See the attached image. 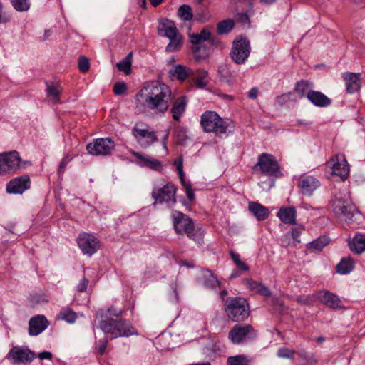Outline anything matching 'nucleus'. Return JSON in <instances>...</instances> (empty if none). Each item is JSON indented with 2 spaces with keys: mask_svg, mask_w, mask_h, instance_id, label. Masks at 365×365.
<instances>
[{
  "mask_svg": "<svg viewBox=\"0 0 365 365\" xmlns=\"http://www.w3.org/2000/svg\"><path fill=\"white\" fill-rule=\"evenodd\" d=\"M251 52L249 40L243 37L236 38L233 42L230 52V58L237 65L244 64Z\"/></svg>",
  "mask_w": 365,
  "mask_h": 365,
  "instance_id": "nucleus-5",
  "label": "nucleus"
},
{
  "mask_svg": "<svg viewBox=\"0 0 365 365\" xmlns=\"http://www.w3.org/2000/svg\"><path fill=\"white\" fill-rule=\"evenodd\" d=\"M103 310H99L96 313V319L101 318L99 321V327L106 334L107 337H110V339H113L118 337L125 336L128 337V330L127 332L121 333L119 329H117L118 320L108 319H103Z\"/></svg>",
  "mask_w": 365,
  "mask_h": 365,
  "instance_id": "nucleus-10",
  "label": "nucleus"
},
{
  "mask_svg": "<svg viewBox=\"0 0 365 365\" xmlns=\"http://www.w3.org/2000/svg\"><path fill=\"white\" fill-rule=\"evenodd\" d=\"M218 73L220 78L227 83L231 82L232 73L226 64H222L218 68Z\"/></svg>",
  "mask_w": 365,
  "mask_h": 365,
  "instance_id": "nucleus-47",
  "label": "nucleus"
},
{
  "mask_svg": "<svg viewBox=\"0 0 365 365\" xmlns=\"http://www.w3.org/2000/svg\"><path fill=\"white\" fill-rule=\"evenodd\" d=\"M88 279H87L86 277H83L76 287L77 291L80 292H86L88 287Z\"/></svg>",
  "mask_w": 365,
  "mask_h": 365,
  "instance_id": "nucleus-53",
  "label": "nucleus"
},
{
  "mask_svg": "<svg viewBox=\"0 0 365 365\" xmlns=\"http://www.w3.org/2000/svg\"><path fill=\"white\" fill-rule=\"evenodd\" d=\"M58 318L59 319L64 320L68 323L73 324L76 322L77 316L76 312L71 308L66 307L59 312Z\"/></svg>",
  "mask_w": 365,
  "mask_h": 365,
  "instance_id": "nucleus-38",
  "label": "nucleus"
},
{
  "mask_svg": "<svg viewBox=\"0 0 365 365\" xmlns=\"http://www.w3.org/2000/svg\"><path fill=\"white\" fill-rule=\"evenodd\" d=\"M312 84L307 81H301L297 82L295 86V91L300 97H307L308 98V93L312 91L311 89Z\"/></svg>",
  "mask_w": 365,
  "mask_h": 365,
  "instance_id": "nucleus-36",
  "label": "nucleus"
},
{
  "mask_svg": "<svg viewBox=\"0 0 365 365\" xmlns=\"http://www.w3.org/2000/svg\"><path fill=\"white\" fill-rule=\"evenodd\" d=\"M36 355L29 348L14 346L8 353L6 358L12 364H20L32 361Z\"/></svg>",
  "mask_w": 365,
  "mask_h": 365,
  "instance_id": "nucleus-13",
  "label": "nucleus"
},
{
  "mask_svg": "<svg viewBox=\"0 0 365 365\" xmlns=\"http://www.w3.org/2000/svg\"><path fill=\"white\" fill-rule=\"evenodd\" d=\"M308 100L317 107H326L331 103V100L327 96L320 91L313 90L309 92Z\"/></svg>",
  "mask_w": 365,
  "mask_h": 365,
  "instance_id": "nucleus-26",
  "label": "nucleus"
},
{
  "mask_svg": "<svg viewBox=\"0 0 365 365\" xmlns=\"http://www.w3.org/2000/svg\"><path fill=\"white\" fill-rule=\"evenodd\" d=\"M132 53H128L123 60L119 61L116 66L120 71L129 74L131 71Z\"/></svg>",
  "mask_w": 365,
  "mask_h": 365,
  "instance_id": "nucleus-40",
  "label": "nucleus"
},
{
  "mask_svg": "<svg viewBox=\"0 0 365 365\" xmlns=\"http://www.w3.org/2000/svg\"><path fill=\"white\" fill-rule=\"evenodd\" d=\"M127 90V86L124 82H117L114 84L113 91L115 95H122Z\"/></svg>",
  "mask_w": 365,
  "mask_h": 365,
  "instance_id": "nucleus-51",
  "label": "nucleus"
},
{
  "mask_svg": "<svg viewBox=\"0 0 365 365\" xmlns=\"http://www.w3.org/2000/svg\"><path fill=\"white\" fill-rule=\"evenodd\" d=\"M327 169L331 175H337L344 180L349 174V165L344 155L339 153L327 163Z\"/></svg>",
  "mask_w": 365,
  "mask_h": 365,
  "instance_id": "nucleus-7",
  "label": "nucleus"
},
{
  "mask_svg": "<svg viewBox=\"0 0 365 365\" xmlns=\"http://www.w3.org/2000/svg\"><path fill=\"white\" fill-rule=\"evenodd\" d=\"M210 36V31L207 28H204L199 34H192L190 36V42L194 45H199L209 40Z\"/></svg>",
  "mask_w": 365,
  "mask_h": 365,
  "instance_id": "nucleus-32",
  "label": "nucleus"
},
{
  "mask_svg": "<svg viewBox=\"0 0 365 365\" xmlns=\"http://www.w3.org/2000/svg\"><path fill=\"white\" fill-rule=\"evenodd\" d=\"M197 282L205 288L213 291H217L220 287V282L217 276L212 271L206 269L200 271L197 278Z\"/></svg>",
  "mask_w": 365,
  "mask_h": 365,
  "instance_id": "nucleus-19",
  "label": "nucleus"
},
{
  "mask_svg": "<svg viewBox=\"0 0 365 365\" xmlns=\"http://www.w3.org/2000/svg\"><path fill=\"white\" fill-rule=\"evenodd\" d=\"M48 321L43 315H37L32 317L29 322V334L31 336H37L43 332L48 326Z\"/></svg>",
  "mask_w": 365,
  "mask_h": 365,
  "instance_id": "nucleus-21",
  "label": "nucleus"
},
{
  "mask_svg": "<svg viewBox=\"0 0 365 365\" xmlns=\"http://www.w3.org/2000/svg\"><path fill=\"white\" fill-rule=\"evenodd\" d=\"M10 21V18L3 13V4L0 1V24H6Z\"/></svg>",
  "mask_w": 365,
  "mask_h": 365,
  "instance_id": "nucleus-56",
  "label": "nucleus"
},
{
  "mask_svg": "<svg viewBox=\"0 0 365 365\" xmlns=\"http://www.w3.org/2000/svg\"><path fill=\"white\" fill-rule=\"evenodd\" d=\"M108 312L110 316L120 317L122 314V310L115 307H110L108 309Z\"/></svg>",
  "mask_w": 365,
  "mask_h": 365,
  "instance_id": "nucleus-58",
  "label": "nucleus"
},
{
  "mask_svg": "<svg viewBox=\"0 0 365 365\" xmlns=\"http://www.w3.org/2000/svg\"><path fill=\"white\" fill-rule=\"evenodd\" d=\"M132 134L142 148H148L158 140L154 131L148 129L138 128L135 126L132 129Z\"/></svg>",
  "mask_w": 365,
  "mask_h": 365,
  "instance_id": "nucleus-17",
  "label": "nucleus"
},
{
  "mask_svg": "<svg viewBox=\"0 0 365 365\" xmlns=\"http://www.w3.org/2000/svg\"><path fill=\"white\" fill-rule=\"evenodd\" d=\"M354 267V262L351 258H344L337 264V272L340 274H346L351 272Z\"/></svg>",
  "mask_w": 365,
  "mask_h": 365,
  "instance_id": "nucleus-33",
  "label": "nucleus"
},
{
  "mask_svg": "<svg viewBox=\"0 0 365 365\" xmlns=\"http://www.w3.org/2000/svg\"><path fill=\"white\" fill-rule=\"evenodd\" d=\"M175 192L176 189L174 185L167 184L162 188L153 190L152 196L155 200V203L165 202L171 206L176 202Z\"/></svg>",
  "mask_w": 365,
  "mask_h": 365,
  "instance_id": "nucleus-14",
  "label": "nucleus"
},
{
  "mask_svg": "<svg viewBox=\"0 0 365 365\" xmlns=\"http://www.w3.org/2000/svg\"><path fill=\"white\" fill-rule=\"evenodd\" d=\"M245 285L252 292L264 297H269L271 291L264 284L251 279H244Z\"/></svg>",
  "mask_w": 365,
  "mask_h": 365,
  "instance_id": "nucleus-27",
  "label": "nucleus"
},
{
  "mask_svg": "<svg viewBox=\"0 0 365 365\" xmlns=\"http://www.w3.org/2000/svg\"><path fill=\"white\" fill-rule=\"evenodd\" d=\"M31 180L28 175H24L11 180L6 184V191L12 194H22L30 188Z\"/></svg>",
  "mask_w": 365,
  "mask_h": 365,
  "instance_id": "nucleus-16",
  "label": "nucleus"
},
{
  "mask_svg": "<svg viewBox=\"0 0 365 365\" xmlns=\"http://www.w3.org/2000/svg\"><path fill=\"white\" fill-rule=\"evenodd\" d=\"M116 325L117 329L123 334L128 330L129 336L137 334L133 327L127 320L119 319Z\"/></svg>",
  "mask_w": 365,
  "mask_h": 365,
  "instance_id": "nucleus-44",
  "label": "nucleus"
},
{
  "mask_svg": "<svg viewBox=\"0 0 365 365\" xmlns=\"http://www.w3.org/2000/svg\"><path fill=\"white\" fill-rule=\"evenodd\" d=\"M13 7L18 11L22 12L30 8L29 0H11Z\"/></svg>",
  "mask_w": 365,
  "mask_h": 365,
  "instance_id": "nucleus-48",
  "label": "nucleus"
},
{
  "mask_svg": "<svg viewBox=\"0 0 365 365\" xmlns=\"http://www.w3.org/2000/svg\"><path fill=\"white\" fill-rule=\"evenodd\" d=\"M200 125L205 133H214L220 138H225L233 131V127L215 111L203 113L200 116Z\"/></svg>",
  "mask_w": 365,
  "mask_h": 365,
  "instance_id": "nucleus-2",
  "label": "nucleus"
},
{
  "mask_svg": "<svg viewBox=\"0 0 365 365\" xmlns=\"http://www.w3.org/2000/svg\"><path fill=\"white\" fill-rule=\"evenodd\" d=\"M182 185L185 189L187 197L189 199V200H190V201L193 200L195 198V194H194L193 190L191 188L190 184L188 182H186L185 180H184V183H182Z\"/></svg>",
  "mask_w": 365,
  "mask_h": 365,
  "instance_id": "nucleus-54",
  "label": "nucleus"
},
{
  "mask_svg": "<svg viewBox=\"0 0 365 365\" xmlns=\"http://www.w3.org/2000/svg\"><path fill=\"white\" fill-rule=\"evenodd\" d=\"M169 74L172 78L183 82L186 78L193 75V70L185 66L178 64L170 69Z\"/></svg>",
  "mask_w": 365,
  "mask_h": 365,
  "instance_id": "nucleus-24",
  "label": "nucleus"
},
{
  "mask_svg": "<svg viewBox=\"0 0 365 365\" xmlns=\"http://www.w3.org/2000/svg\"><path fill=\"white\" fill-rule=\"evenodd\" d=\"M344 79L349 93L358 91L361 87V74L359 73H344Z\"/></svg>",
  "mask_w": 365,
  "mask_h": 365,
  "instance_id": "nucleus-23",
  "label": "nucleus"
},
{
  "mask_svg": "<svg viewBox=\"0 0 365 365\" xmlns=\"http://www.w3.org/2000/svg\"><path fill=\"white\" fill-rule=\"evenodd\" d=\"M258 94V89L257 88H251L248 92V96L251 99H256Z\"/></svg>",
  "mask_w": 365,
  "mask_h": 365,
  "instance_id": "nucleus-61",
  "label": "nucleus"
},
{
  "mask_svg": "<svg viewBox=\"0 0 365 365\" xmlns=\"http://www.w3.org/2000/svg\"><path fill=\"white\" fill-rule=\"evenodd\" d=\"M158 33L160 36L169 38L175 37L179 32L173 21L164 19L158 24Z\"/></svg>",
  "mask_w": 365,
  "mask_h": 365,
  "instance_id": "nucleus-22",
  "label": "nucleus"
},
{
  "mask_svg": "<svg viewBox=\"0 0 365 365\" xmlns=\"http://www.w3.org/2000/svg\"><path fill=\"white\" fill-rule=\"evenodd\" d=\"M317 299L331 309H341L344 308L343 303L339 297L335 294L327 291L320 290L317 293Z\"/></svg>",
  "mask_w": 365,
  "mask_h": 365,
  "instance_id": "nucleus-18",
  "label": "nucleus"
},
{
  "mask_svg": "<svg viewBox=\"0 0 365 365\" xmlns=\"http://www.w3.org/2000/svg\"><path fill=\"white\" fill-rule=\"evenodd\" d=\"M295 353L297 352L294 350H291L287 347H281L278 349L277 355L279 358L294 359Z\"/></svg>",
  "mask_w": 365,
  "mask_h": 365,
  "instance_id": "nucleus-49",
  "label": "nucleus"
},
{
  "mask_svg": "<svg viewBox=\"0 0 365 365\" xmlns=\"http://www.w3.org/2000/svg\"><path fill=\"white\" fill-rule=\"evenodd\" d=\"M21 158L16 151L0 154V173L14 172L20 165Z\"/></svg>",
  "mask_w": 365,
  "mask_h": 365,
  "instance_id": "nucleus-15",
  "label": "nucleus"
},
{
  "mask_svg": "<svg viewBox=\"0 0 365 365\" xmlns=\"http://www.w3.org/2000/svg\"><path fill=\"white\" fill-rule=\"evenodd\" d=\"M173 227L177 234H186L187 236L200 244L202 242L203 230L196 227L192 220L186 215L174 210L172 212Z\"/></svg>",
  "mask_w": 365,
  "mask_h": 365,
  "instance_id": "nucleus-3",
  "label": "nucleus"
},
{
  "mask_svg": "<svg viewBox=\"0 0 365 365\" xmlns=\"http://www.w3.org/2000/svg\"><path fill=\"white\" fill-rule=\"evenodd\" d=\"M169 39L170 43L165 48L167 52H175L179 50L183 44L182 38L180 33L177 34L173 38H169Z\"/></svg>",
  "mask_w": 365,
  "mask_h": 365,
  "instance_id": "nucleus-35",
  "label": "nucleus"
},
{
  "mask_svg": "<svg viewBox=\"0 0 365 365\" xmlns=\"http://www.w3.org/2000/svg\"><path fill=\"white\" fill-rule=\"evenodd\" d=\"M349 246L351 252L356 254H361L365 251V235L356 234L354 237L349 242Z\"/></svg>",
  "mask_w": 365,
  "mask_h": 365,
  "instance_id": "nucleus-31",
  "label": "nucleus"
},
{
  "mask_svg": "<svg viewBox=\"0 0 365 365\" xmlns=\"http://www.w3.org/2000/svg\"><path fill=\"white\" fill-rule=\"evenodd\" d=\"M234 26V21L232 19H225L218 23L217 31L219 34H225L230 32Z\"/></svg>",
  "mask_w": 365,
  "mask_h": 365,
  "instance_id": "nucleus-42",
  "label": "nucleus"
},
{
  "mask_svg": "<svg viewBox=\"0 0 365 365\" xmlns=\"http://www.w3.org/2000/svg\"><path fill=\"white\" fill-rule=\"evenodd\" d=\"M207 76L208 73L205 70L193 71V75L190 76V83L198 88H204L208 83Z\"/></svg>",
  "mask_w": 365,
  "mask_h": 365,
  "instance_id": "nucleus-30",
  "label": "nucleus"
},
{
  "mask_svg": "<svg viewBox=\"0 0 365 365\" xmlns=\"http://www.w3.org/2000/svg\"><path fill=\"white\" fill-rule=\"evenodd\" d=\"M255 337V330L250 324H236L228 334V339L234 344L245 343Z\"/></svg>",
  "mask_w": 365,
  "mask_h": 365,
  "instance_id": "nucleus-9",
  "label": "nucleus"
},
{
  "mask_svg": "<svg viewBox=\"0 0 365 365\" xmlns=\"http://www.w3.org/2000/svg\"><path fill=\"white\" fill-rule=\"evenodd\" d=\"M297 302L300 304L309 305L312 303V299L309 296H299Z\"/></svg>",
  "mask_w": 365,
  "mask_h": 365,
  "instance_id": "nucleus-55",
  "label": "nucleus"
},
{
  "mask_svg": "<svg viewBox=\"0 0 365 365\" xmlns=\"http://www.w3.org/2000/svg\"><path fill=\"white\" fill-rule=\"evenodd\" d=\"M186 131H187L186 128L181 127V126H178L175 128L174 133L175 135H178V136L180 135H183L185 134Z\"/></svg>",
  "mask_w": 365,
  "mask_h": 365,
  "instance_id": "nucleus-62",
  "label": "nucleus"
},
{
  "mask_svg": "<svg viewBox=\"0 0 365 365\" xmlns=\"http://www.w3.org/2000/svg\"><path fill=\"white\" fill-rule=\"evenodd\" d=\"M230 255L235 266L240 272H247L249 270V266L241 259L240 255L238 253L230 250Z\"/></svg>",
  "mask_w": 365,
  "mask_h": 365,
  "instance_id": "nucleus-41",
  "label": "nucleus"
},
{
  "mask_svg": "<svg viewBox=\"0 0 365 365\" xmlns=\"http://www.w3.org/2000/svg\"><path fill=\"white\" fill-rule=\"evenodd\" d=\"M135 156L144 163V165H146L151 169L158 170L161 168L160 162L155 158L148 156H143L140 153H136Z\"/></svg>",
  "mask_w": 365,
  "mask_h": 365,
  "instance_id": "nucleus-37",
  "label": "nucleus"
},
{
  "mask_svg": "<svg viewBox=\"0 0 365 365\" xmlns=\"http://www.w3.org/2000/svg\"><path fill=\"white\" fill-rule=\"evenodd\" d=\"M225 312L232 322H242L250 315V307L247 300L242 297H227L225 300Z\"/></svg>",
  "mask_w": 365,
  "mask_h": 365,
  "instance_id": "nucleus-4",
  "label": "nucleus"
},
{
  "mask_svg": "<svg viewBox=\"0 0 365 365\" xmlns=\"http://www.w3.org/2000/svg\"><path fill=\"white\" fill-rule=\"evenodd\" d=\"M178 15L184 21H190L193 17L192 9L187 4H182L179 7Z\"/></svg>",
  "mask_w": 365,
  "mask_h": 365,
  "instance_id": "nucleus-45",
  "label": "nucleus"
},
{
  "mask_svg": "<svg viewBox=\"0 0 365 365\" xmlns=\"http://www.w3.org/2000/svg\"><path fill=\"white\" fill-rule=\"evenodd\" d=\"M242 272H240L238 269H237V270L234 269L230 276V279H234V278L238 277L242 274Z\"/></svg>",
  "mask_w": 365,
  "mask_h": 365,
  "instance_id": "nucleus-64",
  "label": "nucleus"
},
{
  "mask_svg": "<svg viewBox=\"0 0 365 365\" xmlns=\"http://www.w3.org/2000/svg\"><path fill=\"white\" fill-rule=\"evenodd\" d=\"M249 362L246 356L240 354L229 356L227 360V365H249Z\"/></svg>",
  "mask_w": 365,
  "mask_h": 365,
  "instance_id": "nucleus-43",
  "label": "nucleus"
},
{
  "mask_svg": "<svg viewBox=\"0 0 365 365\" xmlns=\"http://www.w3.org/2000/svg\"><path fill=\"white\" fill-rule=\"evenodd\" d=\"M71 158H69L68 156L64 157L60 165H59V171L63 172L65 167L67 165V164L70 162Z\"/></svg>",
  "mask_w": 365,
  "mask_h": 365,
  "instance_id": "nucleus-59",
  "label": "nucleus"
},
{
  "mask_svg": "<svg viewBox=\"0 0 365 365\" xmlns=\"http://www.w3.org/2000/svg\"><path fill=\"white\" fill-rule=\"evenodd\" d=\"M329 242V240L326 236H320L315 240H313L308 245V249L312 252H319L327 246Z\"/></svg>",
  "mask_w": 365,
  "mask_h": 365,
  "instance_id": "nucleus-34",
  "label": "nucleus"
},
{
  "mask_svg": "<svg viewBox=\"0 0 365 365\" xmlns=\"http://www.w3.org/2000/svg\"><path fill=\"white\" fill-rule=\"evenodd\" d=\"M248 208L250 212L259 221L265 220L269 215V212L267 207L256 202H249Z\"/></svg>",
  "mask_w": 365,
  "mask_h": 365,
  "instance_id": "nucleus-28",
  "label": "nucleus"
},
{
  "mask_svg": "<svg viewBox=\"0 0 365 365\" xmlns=\"http://www.w3.org/2000/svg\"><path fill=\"white\" fill-rule=\"evenodd\" d=\"M297 354L299 358L304 361L303 365H314L317 363L315 355L313 353L307 351L306 350H299Z\"/></svg>",
  "mask_w": 365,
  "mask_h": 365,
  "instance_id": "nucleus-39",
  "label": "nucleus"
},
{
  "mask_svg": "<svg viewBox=\"0 0 365 365\" xmlns=\"http://www.w3.org/2000/svg\"><path fill=\"white\" fill-rule=\"evenodd\" d=\"M255 167L259 168V170L267 175L278 177L282 175L276 158L269 153L259 155Z\"/></svg>",
  "mask_w": 365,
  "mask_h": 365,
  "instance_id": "nucleus-8",
  "label": "nucleus"
},
{
  "mask_svg": "<svg viewBox=\"0 0 365 365\" xmlns=\"http://www.w3.org/2000/svg\"><path fill=\"white\" fill-rule=\"evenodd\" d=\"M108 339H104L103 341H99V344L98 346V351L102 355L105 352L107 347Z\"/></svg>",
  "mask_w": 365,
  "mask_h": 365,
  "instance_id": "nucleus-57",
  "label": "nucleus"
},
{
  "mask_svg": "<svg viewBox=\"0 0 365 365\" xmlns=\"http://www.w3.org/2000/svg\"><path fill=\"white\" fill-rule=\"evenodd\" d=\"M77 244L83 254L88 257L94 255L100 247L98 240L93 235L86 232L79 234Z\"/></svg>",
  "mask_w": 365,
  "mask_h": 365,
  "instance_id": "nucleus-11",
  "label": "nucleus"
},
{
  "mask_svg": "<svg viewBox=\"0 0 365 365\" xmlns=\"http://www.w3.org/2000/svg\"><path fill=\"white\" fill-rule=\"evenodd\" d=\"M139 96L142 97L148 108L164 113L169 108L171 90L163 83L151 82L141 89Z\"/></svg>",
  "mask_w": 365,
  "mask_h": 365,
  "instance_id": "nucleus-1",
  "label": "nucleus"
},
{
  "mask_svg": "<svg viewBox=\"0 0 365 365\" xmlns=\"http://www.w3.org/2000/svg\"><path fill=\"white\" fill-rule=\"evenodd\" d=\"M188 104V98L182 95L177 98L172 103L170 113L172 118L175 121H180L182 116L186 111V108Z\"/></svg>",
  "mask_w": 365,
  "mask_h": 365,
  "instance_id": "nucleus-20",
  "label": "nucleus"
},
{
  "mask_svg": "<svg viewBox=\"0 0 365 365\" xmlns=\"http://www.w3.org/2000/svg\"><path fill=\"white\" fill-rule=\"evenodd\" d=\"M47 94L49 97L52 98V101L53 103H58L60 98V90L58 87L53 84H48L47 85Z\"/></svg>",
  "mask_w": 365,
  "mask_h": 365,
  "instance_id": "nucleus-46",
  "label": "nucleus"
},
{
  "mask_svg": "<svg viewBox=\"0 0 365 365\" xmlns=\"http://www.w3.org/2000/svg\"><path fill=\"white\" fill-rule=\"evenodd\" d=\"M38 357L40 359H51L52 354L50 351H43L38 354Z\"/></svg>",
  "mask_w": 365,
  "mask_h": 365,
  "instance_id": "nucleus-60",
  "label": "nucleus"
},
{
  "mask_svg": "<svg viewBox=\"0 0 365 365\" xmlns=\"http://www.w3.org/2000/svg\"><path fill=\"white\" fill-rule=\"evenodd\" d=\"M292 237H293L294 240H295L297 242H299V240H298L299 235H300V232L297 230V229H294L292 231Z\"/></svg>",
  "mask_w": 365,
  "mask_h": 365,
  "instance_id": "nucleus-63",
  "label": "nucleus"
},
{
  "mask_svg": "<svg viewBox=\"0 0 365 365\" xmlns=\"http://www.w3.org/2000/svg\"><path fill=\"white\" fill-rule=\"evenodd\" d=\"M319 185V182L312 176L302 178L299 182L302 192L305 195H310Z\"/></svg>",
  "mask_w": 365,
  "mask_h": 365,
  "instance_id": "nucleus-29",
  "label": "nucleus"
},
{
  "mask_svg": "<svg viewBox=\"0 0 365 365\" xmlns=\"http://www.w3.org/2000/svg\"><path fill=\"white\" fill-rule=\"evenodd\" d=\"M174 164L176 166L177 168V170L178 171V174L180 175V182L181 183H184V176H185V173L183 172V164H182V158H179L178 159H177L175 162H174Z\"/></svg>",
  "mask_w": 365,
  "mask_h": 365,
  "instance_id": "nucleus-52",
  "label": "nucleus"
},
{
  "mask_svg": "<svg viewBox=\"0 0 365 365\" xmlns=\"http://www.w3.org/2000/svg\"><path fill=\"white\" fill-rule=\"evenodd\" d=\"M90 68L89 60L85 56H81L78 59V68L82 73H86Z\"/></svg>",
  "mask_w": 365,
  "mask_h": 365,
  "instance_id": "nucleus-50",
  "label": "nucleus"
},
{
  "mask_svg": "<svg viewBox=\"0 0 365 365\" xmlns=\"http://www.w3.org/2000/svg\"><path fill=\"white\" fill-rule=\"evenodd\" d=\"M331 207L337 218L344 221H350L356 210L351 200L336 196L331 201Z\"/></svg>",
  "mask_w": 365,
  "mask_h": 365,
  "instance_id": "nucleus-6",
  "label": "nucleus"
},
{
  "mask_svg": "<svg viewBox=\"0 0 365 365\" xmlns=\"http://www.w3.org/2000/svg\"><path fill=\"white\" fill-rule=\"evenodd\" d=\"M296 215L297 211L294 207H282L277 214L282 222L289 225L296 224Z\"/></svg>",
  "mask_w": 365,
  "mask_h": 365,
  "instance_id": "nucleus-25",
  "label": "nucleus"
},
{
  "mask_svg": "<svg viewBox=\"0 0 365 365\" xmlns=\"http://www.w3.org/2000/svg\"><path fill=\"white\" fill-rule=\"evenodd\" d=\"M115 144L109 138H97L86 145V150L92 155H109Z\"/></svg>",
  "mask_w": 365,
  "mask_h": 365,
  "instance_id": "nucleus-12",
  "label": "nucleus"
}]
</instances>
